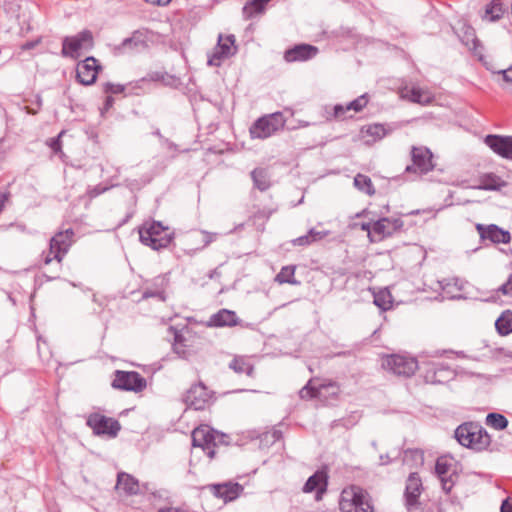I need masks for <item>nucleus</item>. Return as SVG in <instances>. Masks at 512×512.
Masks as SVG:
<instances>
[{"label": "nucleus", "mask_w": 512, "mask_h": 512, "mask_svg": "<svg viewBox=\"0 0 512 512\" xmlns=\"http://www.w3.org/2000/svg\"><path fill=\"white\" fill-rule=\"evenodd\" d=\"M286 119L281 112H275L258 118L249 128L252 139H267L282 130Z\"/></svg>", "instance_id": "obj_6"}, {"label": "nucleus", "mask_w": 512, "mask_h": 512, "mask_svg": "<svg viewBox=\"0 0 512 512\" xmlns=\"http://www.w3.org/2000/svg\"><path fill=\"white\" fill-rule=\"evenodd\" d=\"M185 404L195 410H204L212 400V392L202 383L192 385L184 395Z\"/></svg>", "instance_id": "obj_12"}, {"label": "nucleus", "mask_w": 512, "mask_h": 512, "mask_svg": "<svg viewBox=\"0 0 512 512\" xmlns=\"http://www.w3.org/2000/svg\"><path fill=\"white\" fill-rule=\"evenodd\" d=\"M403 225V221L400 218H381L372 225L373 236L377 240H382L400 231Z\"/></svg>", "instance_id": "obj_18"}, {"label": "nucleus", "mask_w": 512, "mask_h": 512, "mask_svg": "<svg viewBox=\"0 0 512 512\" xmlns=\"http://www.w3.org/2000/svg\"><path fill=\"white\" fill-rule=\"evenodd\" d=\"M505 9L500 0H492L485 9V17L490 21H496L501 18Z\"/></svg>", "instance_id": "obj_39"}, {"label": "nucleus", "mask_w": 512, "mask_h": 512, "mask_svg": "<svg viewBox=\"0 0 512 512\" xmlns=\"http://www.w3.org/2000/svg\"><path fill=\"white\" fill-rule=\"evenodd\" d=\"M317 47L309 44H299L285 51L284 59L287 62L306 61L316 56Z\"/></svg>", "instance_id": "obj_23"}, {"label": "nucleus", "mask_w": 512, "mask_h": 512, "mask_svg": "<svg viewBox=\"0 0 512 512\" xmlns=\"http://www.w3.org/2000/svg\"><path fill=\"white\" fill-rule=\"evenodd\" d=\"M382 367L394 375L410 377L418 369V362L410 356L392 354L383 358Z\"/></svg>", "instance_id": "obj_8"}, {"label": "nucleus", "mask_w": 512, "mask_h": 512, "mask_svg": "<svg viewBox=\"0 0 512 512\" xmlns=\"http://www.w3.org/2000/svg\"><path fill=\"white\" fill-rule=\"evenodd\" d=\"M23 48H24V49H30V48H32V42H27V43H25V44L23 45Z\"/></svg>", "instance_id": "obj_60"}, {"label": "nucleus", "mask_w": 512, "mask_h": 512, "mask_svg": "<svg viewBox=\"0 0 512 512\" xmlns=\"http://www.w3.org/2000/svg\"><path fill=\"white\" fill-rule=\"evenodd\" d=\"M503 295L512 296V274L509 275L507 281L502 284L498 289Z\"/></svg>", "instance_id": "obj_50"}, {"label": "nucleus", "mask_w": 512, "mask_h": 512, "mask_svg": "<svg viewBox=\"0 0 512 512\" xmlns=\"http://www.w3.org/2000/svg\"><path fill=\"white\" fill-rule=\"evenodd\" d=\"M7 195L6 194H1L0 195V213L3 211V208L5 206V202L7 201Z\"/></svg>", "instance_id": "obj_58"}, {"label": "nucleus", "mask_w": 512, "mask_h": 512, "mask_svg": "<svg viewBox=\"0 0 512 512\" xmlns=\"http://www.w3.org/2000/svg\"><path fill=\"white\" fill-rule=\"evenodd\" d=\"M361 229L363 231H366L368 233V236L369 237H372L373 236V231H372V226H371V223H362L361 224Z\"/></svg>", "instance_id": "obj_55"}, {"label": "nucleus", "mask_w": 512, "mask_h": 512, "mask_svg": "<svg viewBox=\"0 0 512 512\" xmlns=\"http://www.w3.org/2000/svg\"><path fill=\"white\" fill-rule=\"evenodd\" d=\"M240 323L235 311L228 309H220L212 314L208 321L209 327H234Z\"/></svg>", "instance_id": "obj_22"}, {"label": "nucleus", "mask_w": 512, "mask_h": 512, "mask_svg": "<svg viewBox=\"0 0 512 512\" xmlns=\"http://www.w3.org/2000/svg\"><path fill=\"white\" fill-rule=\"evenodd\" d=\"M114 103V98L111 96V95H108L106 98H105V102H104V109L105 110H108L112 107Z\"/></svg>", "instance_id": "obj_56"}, {"label": "nucleus", "mask_w": 512, "mask_h": 512, "mask_svg": "<svg viewBox=\"0 0 512 512\" xmlns=\"http://www.w3.org/2000/svg\"><path fill=\"white\" fill-rule=\"evenodd\" d=\"M486 424L495 430H504L508 426V420L504 415L493 412L486 416Z\"/></svg>", "instance_id": "obj_41"}, {"label": "nucleus", "mask_w": 512, "mask_h": 512, "mask_svg": "<svg viewBox=\"0 0 512 512\" xmlns=\"http://www.w3.org/2000/svg\"><path fill=\"white\" fill-rule=\"evenodd\" d=\"M295 270L296 267L294 265H288L281 268L280 272L276 275L275 281L283 284H298L299 282L295 279Z\"/></svg>", "instance_id": "obj_38"}, {"label": "nucleus", "mask_w": 512, "mask_h": 512, "mask_svg": "<svg viewBox=\"0 0 512 512\" xmlns=\"http://www.w3.org/2000/svg\"><path fill=\"white\" fill-rule=\"evenodd\" d=\"M380 460H381L382 464H387L389 462V457L388 456H385V457L381 456Z\"/></svg>", "instance_id": "obj_59"}, {"label": "nucleus", "mask_w": 512, "mask_h": 512, "mask_svg": "<svg viewBox=\"0 0 512 512\" xmlns=\"http://www.w3.org/2000/svg\"><path fill=\"white\" fill-rule=\"evenodd\" d=\"M495 327L502 336L512 333V312L510 310L502 312L495 322Z\"/></svg>", "instance_id": "obj_33"}, {"label": "nucleus", "mask_w": 512, "mask_h": 512, "mask_svg": "<svg viewBox=\"0 0 512 512\" xmlns=\"http://www.w3.org/2000/svg\"><path fill=\"white\" fill-rule=\"evenodd\" d=\"M485 144L499 156L512 160V137L500 135H487Z\"/></svg>", "instance_id": "obj_19"}, {"label": "nucleus", "mask_w": 512, "mask_h": 512, "mask_svg": "<svg viewBox=\"0 0 512 512\" xmlns=\"http://www.w3.org/2000/svg\"><path fill=\"white\" fill-rule=\"evenodd\" d=\"M453 468V459L442 456L436 461L435 472L441 481L443 491L448 494L455 485L457 475Z\"/></svg>", "instance_id": "obj_14"}, {"label": "nucleus", "mask_w": 512, "mask_h": 512, "mask_svg": "<svg viewBox=\"0 0 512 512\" xmlns=\"http://www.w3.org/2000/svg\"><path fill=\"white\" fill-rule=\"evenodd\" d=\"M107 190H108V187L98 184L94 187L89 188L87 194L90 198H94V197H97L100 194L104 193Z\"/></svg>", "instance_id": "obj_48"}, {"label": "nucleus", "mask_w": 512, "mask_h": 512, "mask_svg": "<svg viewBox=\"0 0 512 512\" xmlns=\"http://www.w3.org/2000/svg\"><path fill=\"white\" fill-rule=\"evenodd\" d=\"M40 341H41V338L39 337V338L37 339V342H38V348H39V355L41 356Z\"/></svg>", "instance_id": "obj_62"}, {"label": "nucleus", "mask_w": 512, "mask_h": 512, "mask_svg": "<svg viewBox=\"0 0 512 512\" xmlns=\"http://www.w3.org/2000/svg\"><path fill=\"white\" fill-rule=\"evenodd\" d=\"M100 69L94 57H87L77 64L76 78L83 85H91L96 81Z\"/></svg>", "instance_id": "obj_17"}, {"label": "nucleus", "mask_w": 512, "mask_h": 512, "mask_svg": "<svg viewBox=\"0 0 512 512\" xmlns=\"http://www.w3.org/2000/svg\"><path fill=\"white\" fill-rule=\"evenodd\" d=\"M64 134V131L60 132L57 137L51 138L47 141V145L51 148L52 153L55 155H59L60 158L64 156L62 151L61 137Z\"/></svg>", "instance_id": "obj_44"}, {"label": "nucleus", "mask_w": 512, "mask_h": 512, "mask_svg": "<svg viewBox=\"0 0 512 512\" xmlns=\"http://www.w3.org/2000/svg\"><path fill=\"white\" fill-rule=\"evenodd\" d=\"M93 46V36L89 30H83L75 36H67L63 39L61 54L64 57L76 59L80 51Z\"/></svg>", "instance_id": "obj_9"}, {"label": "nucleus", "mask_w": 512, "mask_h": 512, "mask_svg": "<svg viewBox=\"0 0 512 512\" xmlns=\"http://www.w3.org/2000/svg\"><path fill=\"white\" fill-rule=\"evenodd\" d=\"M208 488L218 498L223 499L225 502L233 501L239 497L243 491V487L238 483H222L212 484Z\"/></svg>", "instance_id": "obj_21"}, {"label": "nucleus", "mask_w": 512, "mask_h": 512, "mask_svg": "<svg viewBox=\"0 0 512 512\" xmlns=\"http://www.w3.org/2000/svg\"><path fill=\"white\" fill-rule=\"evenodd\" d=\"M501 512H512V503L508 500H504L501 505Z\"/></svg>", "instance_id": "obj_54"}, {"label": "nucleus", "mask_w": 512, "mask_h": 512, "mask_svg": "<svg viewBox=\"0 0 512 512\" xmlns=\"http://www.w3.org/2000/svg\"><path fill=\"white\" fill-rule=\"evenodd\" d=\"M308 233L310 234V237L312 238V241L315 243V242L321 241L322 239L327 237L330 232L326 231V230L319 231V230H317L315 228H311L308 231Z\"/></svg>", "instance_id": "obj_47"}, {"label": "nucleus", "mask_w": 512, "mask_h": 512, "mask_svg": "<svg viewBox=\"0 0 512 512\" xmlns=\"http://www.w3.org/2000/svg\"><path fill=\"white\" fill-rule=\"evenodd\" d=\"M476 230L482 241H490L494 244H508L511 241V234L496 224H476Z\"/></svg>", "instance_id": "obj_16"}, {"label": "nucleus", "mask_w": 512, "mask_h": 512, "mask_svg": "<svg viewBox=\"0 0 512 512\" xmlns=\"http://www.w3.org/2000/svg\"><path fill=\"white\" fill-rule=\"evenodd\" d=\"M145 47L146 42L143 39L142 33L135 31L131 37L124 39L117 49L124 53L128 51H139Z\"/></svg>", "instance_id": "obj_29"}, {"label": "nucleus", "mask_w": 512, "mask_h": 512, "mask_svg": "<svg viewBox=\"0 0 512 512\" xmlns=\"http://www.w3.org/2000/svg\"><path fill=\"white\" fill-rule=\"evenodd\" d=\"M227 435L215 431L208 425H201L192 432V444L194 447H200L205 451L209 458L215 457V447L218 444L226 443Z\"/></svg>", "instance_id": "obj_7"}, {"label": "nucleus", "mask_w": 512, "mask_h": 512, "mask_svg": "<svg viewBox=\"0 0 512 512\" xmlns=\"http://www.w3.org/2000/svg\"><path fill=\"white\" fill-rule=\"evenodd\" d=\"M73 242L74 231L72 228L56 233L50 240L49 252L43 257L44 265L47 266L53 260H56V272H58L60 269V263Z\"/></svg>", "instance_id": "obj_5"}, {"label": "nucleus", "mask_w": 512, "mask_h": 512, "mask_svg": "<svg viewBox=\"0 0 512 512\" xmlns=\"http://www.w3.org/2000/svg\"><path fill=\"white\" fill-rule=\"evenodd\" d=\"M374 303L376 306H378L379 308L383 309V310H386L389 308V305H390V301H386L384 299V295H376L374 297Z\"/></svg>", "instance_id": "obj_51"}, {"label": "nucleus", "mask_w": 512, "mask_h": 512, "mask_svg": "<svg viewBox=\"0 0 512 512\" xmlns=\"http://www.w3.org/2000/svg\"><path fill=\"white\" fill-rule=\"evenodd\" d=\"M403 462L408 464L413 462L414 465H422L424 462V454L419 449H407L403 455Z\"/></svg>", "instance_id": "obj_42"}, {"label": "nucleus", "mask_w": 512, "mask_h": 512, "mask_svg": "<svg viewBox=\"0 0 512 512\" xmlns=\"http://www.w3.org/2000/svg\"><path fill=\"white\" fill-rule=\"evenodd\" d=\"M188 347L189 345L187 344L185 335L182 332L175 331L173 343L174 352L182 358H187L190 354Z\"/></svg>", "instance_id": "obj_35"}, {"label": "nucleus", "mask_w": 512, "mask_h": 512, "mask_svg": "<svg viewBox=\"0 0 512 512\" xmlns=\"http://www.w3.org/2000/svg\"><path fill=\"white\" fill-rule=\"evenodd\" d=\"M454 436L460 445L475 452L487 450L492 441L486 429L476 421L460 424L455 429Z\"/></svg>", "instance_id": "obj_1"}, {"label": "nucleus", "mask_w": 512, "mask_h": 512, "mask_svg": "<svg viewBox=\"0 0 512 512\" xmlns=\"http://www.w3.org/2000/svg\"><path fill=\"white\" fill-rule=\"evenodd\" d=\"M300 126H301V127H307V126H309V123H308V122L301 121V122H300Z\"/></svg>", "instance_id": "obj_61"}, {"label": "nucleus", "mask_w": 512, "mask_h": 512, "mask_svg": "<svg viewBox=\"0 0 512 512\" xmlns=\"http://www.w3.org/2000/svg\"><path fill=\"white\" fill-rule=\"evenodd\" d=\"M158 512H186V511H183V510H181L179 508L166 507V508L159 509Z\"/></svg>", "instance_id": "obj_57"}, {"label": "nucleus", "mask_w": 512, "mask_h": 512, "mask_svg": "<svg viewBox=\"0 0 512 512\" xmlns=\"http://www.w3.org/2000/svg\"><path fill=\"white\" fill-rule=\"evenodd\" d=\"M504 185V182L495 174H485L480 179L479 189L483 190H497Z\"/></svg>", "instance_id": "obj_37"}, {"label": "nucleus", "mask_w": 512, "mask_h": 512, "mask_svg": "<svg viewBox=\"0 0 512 512\" xmlns=\"http://www.w3.org/2000/svg\"><path fill=\"white\" fill-rule=\"evenodd\" d=\"M367 105V99L364 95L358 97L357 99L349 102L346 105H335L334 106V116L338 119H345L347 117V113L350 111L359 112Z\"/></svg>", "instance_id": "obj_27"}, {"label": "nucleus", "mask_w": 512, "mask_h": 512, "mask_svg": "<svg viewBox=\"0 0 512 512\" xmlns=\"http://www.w3.org/2000/svg\"><path fill=\"white\" fill-rule=\"evenodd\" d=\"M155 288L147 287L143 292L144 298H157L161 301L166 300V287L167 281L165 278L159 277L156 279Z\"/></svg>", "instance_id": "obj_32"}, {"label": "nucleus", "mask_w": 512, "mask_h": 512, "mask_svg": "<svg viewBox=\"0 0 512 512\" xmlns=\"http://www.w3.org/2000/svg\"><path fill=\"white\" fill-rule=\"evenodd\" d=\"M86 424L93 430V433L98 436L105 435L114 438L120 430V424L117 420L99 413L90 414Z\"/></svg>", "instance_id": "obj_11"}, {"label": "nucleus", "mask_w": 512, "mask_h": 512, "mask_svg": "<svg viewBox=\"0 0 512 512\" xmlns=\"http://www.w3.org/2000/svg\"><path fill=\"white\" fill-rule=\"evenodd\" d=\"M140 241L154 250L168 247L172 241V232L157 221L146 222L139 228Z\"/></svg>", "instance_id": "obj_4"}, {"label": "nucleus", "mask_w": 512, "mask_h": 512, "mask_svg": "<svg viewBox=\"0 0 512 512\" xmlns=\"http://www.w3.org/2000/svg\"><path fill=\"white\" fill-rule=\"evenodd\" d=\"M30 309L32 310V294L29 295Z\"/></svg>", "instance_id": "obj_63"}, {"label": "nucleus", "mask_w": 512, "mask_h": 512, "mask_svg": "<svg viewBox=\"0 0 512 512\" xmlns=\"http://www.w3.org/2000/svg\"><path fill=\"white\" fill-rule=\"evenodd\" d=\"M251 177L254 183V186L260 191H266L269 189L271 183L269 180V175L266 169L256 168L251 172Z\"/></svg>", "instance_id": "obj_34"}, {"label": "nucleus", "mask_w": 512, "mask_h": 512, "mask_svg": "<svg viewBox=\"0 0 512 512\" xmlns=\"http://www.w3.org/2000/svg\"><path fill=\"white\" fill-rule=\"evenodd\" d=\"M229 55L224 54L223 51L219 50V47H215L212 54L208 58V65L218 67L222 64V62L229 58Z\"/></svg>", "instance_id": "obj_43"}, {"label": "nucleus", "mask_w": 512, "mask_h": 512, "mask_svg": "<svg viewBox=\"0 0 512 512\" xmlns=\"http://www.w3.org/2000/svg\"><path fill=\"white\" fill-rule=\"evenodd\" d=\"M229 368L237 374H246L249 377L254 375V365L246 356H235L229 363Z\"/></svg>", "instance_id": "obj_30"}, {"label": "nucleus", "mask_w": 512, "mask_h": 512, "mask_svg": "<svg viewBox=\"0 0 512 512\" xmlns=\"http://www.w3.org/2000/svg\"><path fill=\"white\" fill-rule=\"evenodd\" d=\"M455 378V372L444 363H430L424 372L426 383L445 384Z\"/></svg>", "instance_id": "obj_15"}, {"label": "nucleus", "mask_w": 512, "mask_h": 512, "mask_svg": "<svg viewBox=\"0 0 512 512\" xmlns=\"http://www.w3.org/2000/svg\"><path fill=\"white\" fill-rule=\"evenodd\" d=\"M341 393L340 386L335 381L318 382L317 379H310L300 390L299 395L302 399L316 398L325 405H331L338 401Z\"/></svg>", "instance_id": "obj_3"}, {"label": "nucleus", "mask_w": 512, "mask_h": 512, "mask_svg": "<svg viewBox=\"0 0 512 512\" xmlns=\"http://www.w3.org/2000/svg\"><path fill=\"white\" fill-rule=\"evenodd\" d=\"M38 44V41H35L33 42V45L36 46Z\"/></svg>", "instance_id": "obj_64"}, {"label": "nucleus", "mask_w": 512, "mask_h": 512, "mask_svg": "<svg viewBox=\"0 0 512 512\" xmlns=\"http://www.w3.org/2000/svg\"><path fill=\"white\" fill-rule=\"evenodd\" d=\"M201 235H202V242H203L202 247H207L210 243H212L213 241L216 240L218 234L207 232V231H201Z\"/></svg>", "instance_id": "obj_49"}, {"label": "nucleus", "mask_w": 512, "mask_h": 512, "mask_svg": "<svg viewBox=\"0 0 512 512\" xmlns=\"http://www.w3.org/2000/svg\"><path fill=\"white\" fill-rule=\"evenodd\" d=\"M116 488L122 490L127 495H137L140 492L139 481L125 472L118 473Z\"/></svg>", "instance_id": "obj_26"}, {"label": "nucleus", "mask_w": 512, "mask_h": 512, "mask_svg": "<svg viewBox=\"0 0 512 512\" xmlns=\"http://www.w3.org/2000/svg\"><path fill=\"white\" fill-rule=\"evenodd\" d=\"M423 491V484L420 476L416 472H411L406 480L404 492L405 502L410 505L419 501V497Z\"/></svg>", "instance_id": "obj_25"}, {"label": "nucleus", "mask_w": 512, "mask_h": 512, "mask_svg": "<svg viewBox=\"0 0 512 512\" xmlns=\"http://www.w3.org/2000/svg\"><path fill=\"white\" fill-rule=\"evenodd\" d=\"M432 158V152L427 147L413 146L411 149L412 164L408 165L405 171L426 174L434 168Z\"/></svg>", "instance_id": "obj_13"}, {"label": "nucleus", "mask_w": 512, "mask_h": 512, "mask_svg": "<svg viewBox=\"0 0 512 512\" xmlns=\"http://www.w3.org/2000/svg\"><path fill=\"white\" fill-rule=\"evenodd\" d=\"M461 41L469 50L473 51L476 56L481 58L482 46L472 27L465 28L464 34L461 37Z\"/></svg>", "instance_id": "obj_31"}, {"label": "nucleus", "mask_w": 512, "mask_h": 512, "mask_svg": "<svg viewBox=\"0 0 512 512\" xmlns=\"http://www.w3.org/2000/svg\"><path fill=\"white\" fill-rule=\"evenodd\" d=\"M219 47L220 51H223L224 54L232 56L236 53V46H235V37L234 35H228L223 37L222 35H219L218 37V43L216 45Z\"/></svg>", "instance_id": "obj_40"}, {"label": "nucleus", "mask_w": 512, "mask_h": 512, "mask_svg": "<svg viewBox=\"0 0 512 512\" xmlns=\"http://www.w3.org/2000/svg\"><path fill=\"white\" fill-rule=\"evenodd\" d=\"M144 1L146 3L155 5V6H166L171 2V0H144Z\"/></svg>", "instance_id": "obj_53"}, {"label": "nucleus", "mask_w": 512, "mask_h": 512, "mask_svg": "<svg viewBox=\"0 0 512 512\" xmlns=\"http://www.w3.org/2000/svg\"><path fill=\"white\" fill-rule=\"evenodd\" d=\"M328 485L327 474L323 471H317L306 481L303 491L305 493H311L316 491V500L321 499V495L326 492Z\"/></svg>", "instance_id": "obj_24"}, {"label": "nucleus", "mask_w": 512, "mask_h": 512, "mask_svg": "<svg viewBox=\"0 0 512 512\" xmlns=\"http://www.w3.org/2000/svg\"><path fill=\"white\" fill-rule=\"evenodd\" d=\"M400 96L403 99H407L413 103L419 104H426L429 103L431 100L430 94L418 87H405L401 89Z\"/></svg>", "instance_id": "obj_28"}, {"label": "nucleus", "mask_w": 512, "mask_h": 512, "mask_svg": "<svg viewBox=\"0 0 512 512\" xmlns=\"http://www.w3.org/2000/svg\"><path fill=\"white\" fill-rule=\"evenodd\" d=\"M103 90L107 94H119L124 91V86L107 82L103 85Z\"/></svg>", "instance_id": "obj_45"}, {"label": "nucleus", "mask_w": 512, "mask_h": 512, "mask_svg": "<svg viewBox=\"0 0 512 512\" xmlns=\"http://www.w3.org/2000/svg\"><path fill=\"white\" fill-rule=\"evenodd\" d=\"M146 384V379L135 371L117 370L112 381L113 388L134 392L142 391Z\"/></svg>", "instance_id": "obj_10"}, {"label": "nucleus", "mask_w": 512, "mask_h": 512, "mask_svg": "<svg viewBox=\"0 0 512 512\" xmlns=\"http://www.w3.org/2000/svg\"><path fill=\"white\" fill-rule=\"evenodd\" d=\"M354 186L361 192L366 193L369 196L375 194V188L372 180L369 176L358 173L354 177Z\"/></svg>", "instance_id": "obj_36"}, {"label": "nucleus", "mask_w": 512, "mask_h": 512, "mask_svg": "<svg viewBox=\"0 0 512 512\" xmlns=\"http://www.w3.org/2000/svg\"><path fill=\"white\" fill-rule=\"evenodd\" d=\"M292 245L294 246H309L313 244L312 238L310 237V234L307 233L306 235L297 237L291 241Z\"/></svg>", "instance_id": "obj_46"}, {"label": "nucleus", "mask_w": 512, "mask_h": 512, "mask_svg": "<svg viewBox=\"0 0 512 512\" xmlns=\"http://www.w3.org/2000/svg\"><path fill=\"white\" fill-rule=\"evenodd\" d=\"M339 508L342 512H374L369 493L357 485L342 490Z\"/></svg>", "instance_id": "obj_2"}, {"label": "nucleus", "mask_w": 512, "mask_h": 512, "mask_svg": "<svg viewBox=\"0 0 512 512\" xmlns=\"http://www.w3.org/2000/svg\"><path fill=\"white\" fill-rule=\"evenodd\" d=\"M405 506L408 512H422L419 501H416V503L412 505H410L408 502H405Z\"/></svg>", "instance_id": "obj_52"}, {"label": "nucleus", "mask_w": 512, "mask_h": 512, "mask_svg": "<svg viewBox=\"0 0 512 512\" xmlns=\"http://www.w3.org/2000/svg\"><path fill=\"white\" fill-rule=\"evenodd\" d=\"M392 130L393 128L389 125L374 123L363 126L360 130V136L365 144L372 145L383 139L386 135L391 133Z\"/></svg>", "instance_id": "obj_20"}]
</instances>
